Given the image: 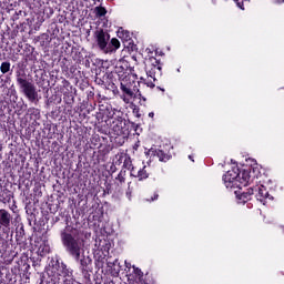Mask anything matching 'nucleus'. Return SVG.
Listing matches in <instances>:
<instances>
[{"instance_id": "nucleus-7", "label": "nucleus", "mask_w": 284, "mask_h": 284, "mask_svg": "<svg viewBox=\"0 0 284 284\" xmlns=\"http://www.w3.org/2000/svg\"><path fill=\"white\" fill-rule=\"evenodd\" d=\"M253 190L257 192L255 194V197L257 199V201H260V203H262V205H267V201H272V196L270 195L267 189L264 185L255 186V189Z\"/></svg>"}, {"instance_id": "nucleus-24", "label": "nucleus", "mask_w": 284, "mask_h": 284, "mask_svg": "<svg viewBox=\"0 0 284 284\" xmlns=\"http://www.w3.org/2000/svg\"><path fill=\"white\" fill-rule=\"evenodd\" d=\"M136 97H139V99H142V101H146L145 97H143L141 94V91L138 90Z\"/></svg>"}, {"instance_id": "nucleus-26", "label": "nucleus", "mask_w": 284, "mask_h": 284, "mask_svg": "<svg viewBox=\"0 0 284 284\" xmlns=\"http://www.w3.org/2000/svg\"><path fill=\"white\" fill-rule=\"evenodd\" d=\"M159 199V194L154 193V195L151 197V201H156Z\"/></svg>"}, {"instance_id": "nucleus-2", "label": "nucleus", "mask_w": 284, "mask_h": 284, "mask_svg": "<svg viewBox=\"0 0 284 284\" xmlns=\"http://www.w3.org/2000/svg\"><path fill=\"white\" fill-rule=\"evenodd\" d=\"M17 83L20 88V92L24 94L28 101L31 103H37L39 101V91H37V85H34V82L26 78V72H17Z\"/></svg>"}, {"instance_id": "nucleus-10", "label": "nucleus", "mask_w": 284, "mask_h": 284, "mask_svg": "<svg viewBox=\"0 0 284 284\" xmlns=\"http://www.w3.org/2000/svg\"><path fill=\"white\" fill-rule=\"evenodd\" d=\"M148 156H156V159H159V161H161L162 163H166V161H170V155L165 154L162 150H156V149H150L146 152Z\"/></svg>"}, {"instance_id": "nucleus-14", "label": "nucleus", "mask_w": 284, "mask_h": 284, "mask_svg": "<svg viewBox=\"0 0 284 284\" xmlns=\"http://www.w3.org/2000/svg\"><path fill=\"white\" fill-rule=\"evenodd\" d=\"M120 90H122V92L126 94V97H130V98L134 97V92L132 91V89H130L128 85L123 83L120 84Z\"/></svg>"}, {"instance_id": "nucleus-18", "label": "nucleus", "mask_w": 284, "mask_h": 284, "mask_svg": "<svg viewBox=\"0 0 284 284\" xmlns=\"http://www.w3.org/2000/svg\"><path fill=\"white\" fill-rule=\"evenodd\" d=\"M115 181H119V184L123 185V183H125V171H120V173L115 178Z\"/></svg>"}, {"instance_id": "nucleus-21", "label": "nucleus", "mask_w": 284, "mask_h": 284, "mask_svg": "<svg viewBox=\"0 0 284 284\" xmlns=\"http://www.w3.org/2000/svg\"><path fill=\"white\" fill-rule=\"evenodd\" d=\"M80 265H81L82 270H85V267H88V260H85V258L80 260Z\"/></svg>"}, {"instance_id": "nucleus-19", "label": "nucleus", "mask_w": 284, "mask_h": 284, "mask_svg": "<svg viewBox=\"0 0 284 284\" xmlns=\"http://www.w3.org/2000/svg\"><path fill=\"white\" fill-rule=\"evenodd\" d=\"M95 14L97 17H105V14H108V11L103 7H97Z\"/></svg>"}, {"instance_id": "nucleus-4", "label": "nucleus", "mask_w": 284, "mask_h": 284, "mask_svg": "<svg viewBox=\"0 0 284 284\" xmlns=\"http://www.w3.org/2000/svg\"><path fill=\"white\" fill-rule=\"evenodd\" d=\"M94 37L98 43V48H100V50L104 52V54H108V48L110 45V33L103 31V29H100L95 31Z\"/></svg>"}, {"instance_id": "nucleus-17", "label": "nucleus", "mask_w": 284, "mask_h": 284, "mask_svg": "<svg viewBox=\"0 0 284 284\" xmlns=\"http://www.w3.org/2000/svg\"><path fill=\"white\" fill-rule=\"evenodd\" d=\"M12 64H10V62L4 61L1 63L0 65V72H2L3 74H8V72L10 71Z\"/></svg>"}, {"instance_id": "nucleus-30", "label": "nucleus", "mask_w": 284, "mask_h": 284, "mask_svg": "<svg viewBox=\"0 0 284 284\" xmlns=\"http://www.w3.org/2000/svg\"><path fill=\"white\" fill-rule=\"evenodd\" d=\"M119 37H121V31H119V34H118Z\"/></svg>"}, {"instance_id": "nucleus-6", "label": "nucleus", "mask_w": 284, "mask_h": 284, "mask_svg": "<svg viewBox=\"0 0 284 284\" xmlns=\"http://www.w3.org/2000/svg\"><path fill=\"white\" fill-rule=\"evenodd\" d=\"M253 179H258V170L256 168L239 171V183L247 185Z\"/></svg>"}, {"instance_id": "nucleus-28", "label": "nucleus", "mask_w": 284, "mask_h": 284, "mask_svg": "<svg viewBox=\"0 0 284 284\" xmlns=\"http://www.w3.org/2000/svg\"><path fill=\"white\" fill-rule=\"evenodd\" d=\"M189 159H190L191 161H194V159H192V155H189Z\"/></svg>"}, {"instance_id": "nucleus-11", "label": "nucleus", "mask_w": 284, "mask_h": 284, "mask_svg": "<svg viewBox=\"0 0 284 284\" xmlns=\"http://www.w3.org/2000/svg\"><path fill=\"white\" fill-rule=\"evenodd\" d=\"M10 221H12L10 212L4 209H0V225H2V227H10Z\"/></svg>"}, {"instance_id": "nucleus-8", "label": "nucleus", "mask_w": 284, "mask_h": 284, "mask_svg": "<svg viewBox=\"0 0 284 284\" xmlns=\"http://www.w3.org/2000/svg\"><path fill=\"white\" fill-rule=\"evenodd\" d=\"M254 195V190L247 189V191H235V196L237 199V203L245 204L247 201H252V196Z\"/></svg>"}, {"instance_id": "nucleus-3", "label": "nucleus", "mask_w": 284, "mask_h": 284, "mask_svg": "<svg viewBox=\"0 0 284 284\" xmlns=\"http://www.w3.org/2000/svg\"><path fill=\"white\" fill-rule=\"evenodd\" d=\"M61 237L67 252H69L75 261H79L81 258V252L83 251V241L70 233H62Z\"/></svg>"}, {"instance_id": "nucleus-25", "label": "nucleus", "mask_w": 284, "mask_h": 284, "mask_svg": "<svg viewBox=\"0 0 284 284\" xmlns=\"http://www.w3.org/2000/svg\"><path fill=\"white\" fill-rule=\"evenodd\" d=\"M124 264H125L126 270L132 268V264L130 262L125 261Z\"/></svg>"}, {"instance_id": "nucleus-13", "label": "nucleus", "mask_w": 284, "mask_h": 284, "mask_svg": "<svg viewBox=\"0 0 284 284\" xmlns=\"http://www.w3.org/2000/svg\"><path fill=\"white\" fill-rule=\"evenodd\" d=\"M38 252L40 254V256H45V254H48L50 252V246L45 244V242H43L39 247H38Z\"/></svg>"}, {"instance_id": "nucleus-20", "label": "nucleus", "mask_w": 284, "mask_h": 284, "mask_svg": "<svg viewBox=\"0 0 284 284\" xmlns=\"http://www.w3.org/2000/svg\"><path fill=\"white\" fill-rule=\"evenodd\" d=\"M151 61H154V63H156V65L153 67V72H161V65H159V60L158 59H154V58H151Z\"/></svg>"}, {"instance_id": "nucleus-9", "label": "nucleus", "mask_w": 284, "mask_h": 284, "mask_svg": "<svg viewBox=\"0 0 284 284\" xmlns=\"http://www.w3.org/2000/svg\"><path fill=\"white\" fill-rule=\"evenodd\" d=\"M131 176L138 179V181H145L150 178V173H148L145 165L142 169L131 168Z\"/></svg>"}, {"instance_id": "nucleus-22", "label": "nucleus", "mask_w": 284, "mask_h": 284, "mask_svg": "<svg viewBox=\"0 0 284 284\" xmlns=\"http://www.w3.org/2000/svg\"><path fill=\"white\" fill-rule=\"evenodd\" d=\"M133 270H134L135 274H138V276H143V272H141L140 268H136L135 266H133Z\"/></svg>"}, {"instance_id": "nucleus-1", "label": "nucleus", "mask_w": 284, "mask_h": 284, "mask_svg": "<svg viewBox=\"0 0 284 284\" xmlns=\"http://www.w3.org/2000/svg\"><path fill=\"white\" fill-rule=\"evenodd\" d=\"M48 276L51 277L53 283L58 281H62L63 284H74V274L71 268H68L65 263L55 262L52 266L48 270Z\"/></svg>"}, {"instance_id": "nucleus-27", "label": "nucleus", "mask_w": 284, "mask_h": 284, "mask_svg": "<svg viewBox=\"0 0 284 284\" xmlns=\"http://www.w3.org/2000/svg\"><path fill=\"white\" fill-rule=\"evenodd\" d=\"M149 116H150L151 119H153V118H154V112H150V113H149Z\"/></svg>"}, {"instance_id": "nucleus-15", "label": "nucleus", "mask_w": 284, "mask_h": 284, "mask_svg": "<svg viewBox=\"0 0 284 284\" xmlns=\"http://www.w3.org/2000/svg\"><path fill=\"white\" fill-rule=\"evenodd\" d=\"M148 74H149V79L146 80L145 85L148 88H154L155 87L154 81H156V78L152 75V71L148 72Z\"/></svg>"}, {"instance_id": "nucleus-29", "label": "nucleus", "mask_w": 284, "mask_h": 284, "mask_svg": "<svg viewBox=\"0 0 284 284\" xmlns=\"http://www.w3.org/2000/svg\"><path fill=\"white\" fill-rule=\"evenodd\" d=\"M280 3H284V0H278Z\"/></svg>"}, {"instance_id": "nucleus-12", "label": "nucleus", "mask_w": 284, "mask_h": 284, "mask_svg": "<svg viewBox=\"0 0 284 284\" xmlns=\"http://www.w3.org/2000/svg\"><path fill=\"white\" fill-rule=\"evenodd\" d=\"M121 48V42L116 38H112L111 41L109 42V47L106 50V54H110L112 52H116Z\"/></svg>"}, {"instance_id": "nucleus-5", "label": "nucleus", "mask_w": 284, "mask_h": 284, "mask_svg": "<svg viewBox=\"0 0 284 284\" xmlns=\"http://www.w3.org/2000/svg\"><path fill=\"white\" fill-rule=\"evenodd\" d=\"M225 187H239V168H233L223 175Z\"/></svg>"}, {"instance_id": "nucleus-16", "label": "nucleus", "mask_w": 284, "mask_h": 284, "mask_svg": "<svg viewBox=\"0 0 284 284\" xmlns=\"http://www.w3.org/2000/svg\"><path fill=\"white\" fill-rule=\"evenodd\" d=\"M123 159H124L123 168H125L126 170H130V168H132V159H130V156L120 155V161Z\"/></svg>"}, {"instance_id": "nucleus-23", "label": "nucleus", "mask_w": 284, "mask_h": 284, "mask_svg": "<svg viewBox=\"0 0 284 284\" xmlns=\"http://www.w3.org/2000/svg\"><path fill=\"white\" fill-rule=\"evenodd\" d=\"M121 99L124 101V103H130V98H128L125 94H122Z\"/></svg>"}]
</instances>
